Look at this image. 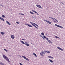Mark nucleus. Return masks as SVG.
<instances>
[{"label":"nucleus","instance_id":"obj_1","mask_svg":"<svg viewBox=\"0 0 65 65\" xmlns=\"http://www.w3.org/2000/svg\"><path fill=\"white\" fill-rule=\"evenodd\" d=\"M3 57L4 58V59H6V60L8 61V62H9V60L8 59V57H6V56H5L4 55H3Z\"/></svg>","mask_w":65,"mask_h":65},{"label":"nucleus","instance_id":"obj_2","mask_svg":"<svg viewBox=\"0 0 65 65\" xmlns=\"http://www.w3.org/2000/svg\"><path fill=\"white\" fill-rule=\"evenodd\" d=\"M41 53H42V54L41 53H40V54L41 56H43V55H45V53H44V52L43 51H42L41 52Z\"/></svg>","mask_w":65,"mask_h":65},{"label":"nucleus","instance_id":"obj_3","mask_svg":"<svg viewBox=\"0 0 65 65\" xmlns=\"http://www.w3.org/2000/svg\"><path fill=\"white\" fill-rule=\"evenodd\" d=\"M22 57H23V58H24L26 60H27V61H29V59L27 58V57H26L25 56H22Z\"/></svg>","mask_w":65,"mask_h":65},{"label":"nucleus","instance_id":"obj_4","mask_svg":"<svg viewBox=\"0 0 65 65\" xmlns=\"http://www.w3.org/2000/svg\"><path fill=\"white\" fill-rule=\"evenodd\" d=\"M36 6L37 7H38V8H42V7H41V6H40V5H37Z\"/></svg>","mask_w":65,"mask_h":65},{"label":"nucleus","instance_id":"obj_5","mask_svg":"<svg viewBox=\"0 0 65 65\" xmlns=\"http://www.w3.org/2000/svg\"><path fill=\"white\" fill-rule=\"evenodd\" d=\"M44 21H45L47 23H48V24H51V22L49 21H48L47 20H44Z\"/></svg>","mask_w":65,"mask_h":65},{"label":"nucleus","instance_id":"obj_6","mask_svg":"<svg viewBox=\"0 0 65 65\" xmlns=\"http://www.w3.org/2000/svg\"><path fill=\"white\" fill-rule=\"evenodd\" d=\"M55 26H56V27H59L60 28H63V27L62 26H61L59 25H58L57 24H55Z\"/></svg>","mask_w":65,"mask_h":65},{"label":"nucleus","instance_id":"obj_7","mask_svg":"<svg viewBox=\"0 0 65 65\" xmlns=\"http://www.w3.org/2000/svg\"><path fill=\"white\" fill-rule=\"evenodd\" d=\"M25 25H27V26L29 27H32V26L31 25H30L29 24H27V23H26L25 24Z\"/></svg>","mask_w":65,"mask_h":65},{"label":"nucleus","instance_id":"obj_8","mask_svg":"<svg viewBox=\"0 0 65 65\" xmlns=\"http://www.w3.org/2000/svg\"><path fill=\"white\" fill-rule=\"evenodd\" d=\"M11 37L12 39L14 38V36L13 35H12L11 36Z\"/></svg>","mask_w":65,"mask_h":65},{"label":"nucleus","instance_id":"obj_9","mask_svg":"<svg viewBox=\"0 0 65 65\" xmlns=\"http://www.w3.org/2000/svg\"><path fill=\"white\" fill-rule=\"evenodd\" d=\"M57 48L58 49H59V50H60L61 51H63V50L61 48L59 47H58Z\"/></svg>","mask_w":65,"mask_h":65},{"label":"nucleus","instance_id":"obj_10","mask_svg":"<svg viewBox=\"0 0 65 65\" xmlns=\"http://www.w3.org/2000/svg\"><path fill=\"white\" fill-rule=\"evenodd\" d=\"M32 11H33V12H35V13H37L38 15H39V14L38 13H37V12H36L34 10H32Z\"/></svg>","mask_w":65,"mask_h":65},{"label":"nucleus","instance_id":"obj_11","mask_svg":"<svg viewBox=\"0 0 65 65\" xmlns=\"http://www.w3.org/2000/svg\"><path fill=\"white\" fill-rule=\"evenodd\" d=\"M20 42L22 43V44H25V42H24L22 41H21Z\"/></svg>","mask_w":65,"mask_h":65},{"label":"nucleus","instance_id":"obj_12","mask_svg":"<svg viewBox=\"0 0 65 65\" xmlns=\"http://www.w3.org/2000/svg\"><path fill=\"white\" fill-rule=\"evenodd\" d=\"M0 19L3 21H5L4 19L3 18H2L1 17H0Z\"/></svg>","mask_w":65,"mask_h":65},{"label":"nucleus","instance_id":"obj_13","mask_svg":"<svg viewBox=\"0 0 65 65\" xmlns=\"http://www.w3.org/2000/svg\"><path fill=\"white\" fill-rule=\"evenodd\" d=\"M0 64H1V65H5V64H4V63L2 62H0Z\"/></svg>","mask_w":65,"mask_h":65},{"label":"nucleus","instance_id":"obj_14","mask_svg":"<svg viewBox=\"0 0 65 65\" xmlns=\"http://www.w3.org/2000/svg\"><path fill=\"white\" fill-rule=\"evenodd\" d=\"M52 19H53V20H55V21H57V22H58V20H57L55 18H52Z\"/></svg>","mask_w":65,"mask_h":65},{"label":"nucleus","instance_id":"obj_15","mask_svg":"<svg viewBox=\"0 0 65 65\" xmlns=\"http://www.w3.org/2000/svg\"><path fill=\"white\" fill-rule=\"evenodd\" d=\"M47 41H48V42L50 43H53V42H51V41L50 40H48Z\"/></svg>","mask_w":65,"mask_h":65},{"label":"nucleus","instance_id":"obj_16","mask_svg":"<svg viewBox=\"0 0 65 65\" xmlns=\"http://www.w3.org/2000/svg\"><path fill=\"white\" fill-rule=\"evenodd\" d=\"M6 23H7V24H8V25H11L10 24V23H9V22H8L6 21Z\"/></svg>","mask_w":65,"mask_h":65},{"label":"nucleus","instance_id":"obj_17","mask_svg":"<svg viewBox=\"0 0 65 65\" xmlns=\"http://www.w3.org/2000/svg\"><path fill=\"white\" fill-rule=\"evenodd\" d=\"M25 45H27V46H30V45H29L27 43H26Z\"/></svg>","mask_w":65,"mask_h":65},{"label":"nucleus","instance_id":"obj_18","mask_svg":"<svg viewBox=\"0 0 65 65\" xmlns=\"http://www.w3.org/2000/svg\"><path fill=\"white\" fill-rule=\"evenodd\" d=\"M33 24H34L36 25V26H37V27H39V26H38V25H37L36 24H35V23H33Z\"/></svg>","mask_w":65,"mask_h":65},{"label":"nucleus","instance_id":"obj_19","mask_svg":"<svg viewBox=\"0 0 65 65\" xmlns=\"http://www.w3.org/2000/svg\"><path fill=\"white\" fill-rule=\"evenodd\" d=\"M1 34H2V35H4V34H5V33L3 32H1Z\"/></svg>","mask_w":65,"mask_h":65},{"label":"nucleus","instance_id":"obj_20","mask_svg":"<svg viewBox=\"0 0 65 65\" xmlns=\"http://www.w3.org/2000/svg\"><path fill=\"white\" fill-rule=\"evenodd\" d=\"M33 55H34V56H35L36 57H37V55L35 53H33Z\"/></svg>","mask_w":65,"mask_h":65},{"label":"nucleus","instance_id":"obj_21","mask_svg":"<svg viewBox=\"0 0 65 65\" xmlns=\"http://www.w3.org/2000/svg\"><path fill=\"white\" fill-rule=\"evenodd\" d=\"M49 60L50 61V62H51V63H53V61L51 59H49Z\"/></svg>","mask_w":65,"mask_h":65},{"label":"nucleus","instance_id":"obj_22","mask_svg":"<svg viewBox=\"0 0 65 65\" xmlns=\"http://www.w3.org/2000/svg\"><path fill=\"white\" fill-rule=\"evenodd\" d=\"M49 58H51V59H53V57L51 56H49L48 57Z\"/></svg>","mask_w":65,"mask_h":65},{"label":"nucleus","instance_id":"obj_23","mask_svg":"<svg viewBox=\"0 0 65 65\" xmlns=\"http://www.w3.org/2000/svg\"><path fill=\"white\" fill-rule=\"evenodd\" d=\"M19 14H21V15H25L23 14L22 13H19Z\"/></svg>","mask_w":65,"mask_h":65},{"label":"nucleus","instance_id":"obj_24","mask_svg":"<svg viewBox=\"0 0 65 65\" xmlns=\"http://www.w3.org/2000/svg\"><path fill=\"white\" fill-rule=\"evenodd\" d=\"M30 13L31 14H34V13L31 11H30Z\"/></svg>","mask_w":65,"mask_h":65},{"label":"nucleus","instance_id":"obj_25","mask_svg":"<svg viewBox=\"0 0 65 65\" xmlns=\"http://www.w3.org/2000/svg\"><path fill=\"white\" fill-rule=\"evenodd\" d=\"M34 26V27H35V28H37V29H38V28L37 27H36L35 25H33Z\"/></svg>","mask_w":65,"mask_h":65},{"label":"nucleus","instance_id":"obj_26","mask_svg":"<svg viewBox=\"0 0 65 65\" xmlns=\"http://www.w3.org/2000/svg\"><path fill=\"white\" fill-rule=\"evenodd\" d=\"M41 34V35H43V36H44V33H43V32H42Z\"/></svg>","mask_w":65,"mask_h":65},{"label":"nucleus","instance_id":"obj_27","mask_svg":"<svg viewBox=\"0 0 65 65\" xmlns=\"http://www.w3.org/2000/svg\"><path fill=\"white\" fill-rule=\"evenodd\" d=\"M2 17H3V18H5V16L4 15H2Z\"/></svg>","mask_w":65,"mask_h":65},{"label":"nucleus","instance_id":"obj_28","mask_svg":"<svg viewBox=\"0 0 65 65\" xmlns=\"http://www.w3.org/2000/svg\"><path fill=\"white\" fill-rule=\"evenodd\" d=\"M30 23L31 24H32V26L34 25V24H33V23H32L31 22H30Z\"/></svg>","mask_w":65,"mask_h":65},{"label":"nucleus","instance_id":"obj_29","mask_svg":"<svg viewBox=\"0 0 65 65\" xmlns=\"http://www.w3.org/2000/svg\"><path fill=\"white\" fill-rule=\"evenodd\" d=\"M4 51H6V52H7V50L5 49H4Z\"/></svg>","mask_w":65,"mask_h":65},{"label":"nucleus","instance_id":"obj_30","mask_svg":"<svg viewBox=\"0 0 65 65\" xmlns=\"http://www.w3.org/2000/svg\"><path fill=\"white\" fill-rule=\"evenodd\" d=\"M43 37L44 38H46V37H45V36H43Z\"/></svg>","mask_w":65,"mask_h":65},{"label":"nucleus","instance_id":"obj_31","mask_svg":"<svg viewBox=\"0 0 65 65\" xmlns=\"http://www.w3.org/2000/svg\"><path fill=\"white\" fill-rule=\"evenodd\" d=\"M16 23H17V24H19V23L18 22H16Z\"/></svg>","mask_w":65,"mask_h":65},{"label":"nucleus","instance_id":"obj_32","mask_svg":"<svg viewBox=\"0 0 65 65\" xmlns=\"http://www.w3.org/2000/svg\"><path fill=\"white\" fill-rule=\"evenodd\" d=\"M44 52H45L46 53H47V51H44Z\"/></svg>","mask_w":65,"mask_h":65},{"label":"nucleus","instance_id":"obj_33","mask_svg":"<svg viewBox=\"0 0 65 65\" xmlns=\"http://www.w3.org/2000/svg\"><path fill=\"white\" fill-rule=\"evenodd\" d=\"M47 53H50V52L49 51H47Z\"/></svg>","mask_w":65,"mask_h":65},{"label":"nucleus","instance_id":"obj_34","mask_svg":"<svg viewBox=\"0 0 65 65\" xmlns=\"http://www.w3.org/2000/svg\"><path fill=\"white\" fill-rule=\"evenodd\" d=\"M20 65H23V64H22L21 63H20Z\"/></svg>","mask_w":65,"mask_h":65},{"label":"nucleus","instance_id":"obj_35","mask_svg":"<svg viewBox=\"0 0 65 65\" xmlns=\"http://www.w3.org/2000/svg\"><path fill=\"white\" fill-rule=\"evenodd\" d=\"M0 5H1V6H3V5H2L1 4Z\"/></svg>","mask_w":65,"mask_h":65},{"label":"nucleus","instance_id":"obj_36","mask_svg":"<svg viewBox=\"0 0 65 65\" xmlns=\"http://www.w3.org/2000/svg\"><path fill=\"white\" fill-rule=\"evenodd\" d=\"M53 22H55V23H57V22L55 21V20H54Z\"/></svg>","mask_w":65,"mask_h":65},{"label":"nucleus","instance_id":"obj_37","mask_svg":"<svg viewBox=\"0 0 65 65\" xmlns=\"http://www.w3.org/2000/svg\"><path fill=\"white\" fill-rule=\"evenodd\" d=\"M60 2V3H62V4L64 5V4H63V3L62 2Z\"/></svg>","mask_w":65,"mask_h":65},{"label":"nucleus","instance_id":"obj_38","mask_svg":"<svg viewBox=\"0 0 65 65\" xmlns=\"http://www.w3.org/2000/svg\"><path fill=\"white\" fill-rule=\"evenodd\" d=\"M55 37H56V38H58V37L57 36H55Z\"/></svg>","mask_w":65,"mask_h":65},{"label":"nucleus","instance_id":"obj_39","mask_svg":"<svg viewBox=\"0 0 65 65\" xmlns=\"http://www.w3.org/2000/svg\"><path fill=\"white\" fill-rule=\"evenodd\" d=\"M49 18H51V19H52V17H49Z\"/></svg>","mask_w":65,"mask_h":65},{"label":"nucleus","instance_id":"obj_40","mask_svg":"<svg viewBox=\"0 0 65 65\" xmlns=\"http://www.w3.org/2000/svg\"><path fill=\"white\" fill-rule=\"evenodd\" d=\"M22 40L24 41L25 40L24 39H22Z\"/></svg>","mask_w":65,"mask_h":65},{"label":"nucleus","instance_id":"obj_41","mask_svg":"<svg viewBox=\"0 0 65 65\" xmlns=\"http://www.w3.org/2000/svg\"><path fill=\"white\" fill-rule=\"evenodd\" d=\"M46 40H48V38H46Z\"/></svg>","mask_w":65,"mask_h":65},{"label":"nucleus","instance_id":"obj_42","mask_svg":"<svg viewBox=\"0 0 65 65\" xmlns=\"http://www.w3.org/2000/svg\"><path fill=\"white\" fill-rule=\"evenodd\" d=\"M41 37H42V38H43V37H42V36H41Z\"/></svg>","mask_w":65,"mask_h":65},{"label":"nucleus","instance_id":"obj_43","mask_svg":"<svg viewBox=\"0 0 65 65\" xmlns=\"http://www.w3.org/2000/svg\"><path fill=\"white\" fill-rule=\"evenodd\" d=\"M59 38V39H60V38L58 37V38Z\"/></svg>","mask_w":65,"mask_h":65},{"label":"nucleus","instance_id":"obj_44","mask_svg":"<svg viewBox=\"0 0 65 65\" xmlns=\"http://www.w3.org/2000/svg\"><path fill=\"white\" fill-rule=\"evenodd\" d=\"M11 56L10 55H9V56Z\"/></svg>","mask_w":65,"mask_h":65},{"label":"nucleus","instance_id":"obj_45","mask_svg":"<svg viewBox=\"0 0 65 65\" xmlns=\"http://www.w3.org/2000/svg\"><path fill=\"white\" fill-rule=\"evenodd\" d=\"M33 18H34V17H32Z\"/></svg>","mask_w":65,"mask_h":65},{"label":"nucleus","instance_id":"obj_46","mask_svg":"<svg viewBox=\"0 0 65 65\" xmlns=\"http://www.w3.org/2000/svg\"><path fill=\"white\" fill-rule=\"evenodd\" d=\"M41 36V35H40V36Z\"/></svg>","mask_w":65,"mask_h":65}]
</instances>
